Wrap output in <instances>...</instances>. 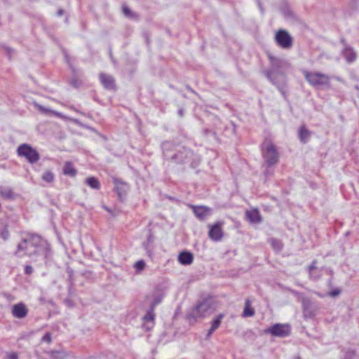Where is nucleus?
Listing matches in <instances>:
<instances>
[{
	"label": "nucleus",
	"mask_w": 359,
	"mask_h": 359,
	"mask_svg": "<svg viewBox=\"0 0 359 359\" xmlns=\"http://www.w3.org/2000/svg\"><path fill=\"white\" fill-rule=\"evenodd\" d=\"M15 255L19 257L41 255L46 258L48 255L47 243L38 235L27 234L18 245Z\"/></svg>",
	"instance_id": "1"
},
{
	"label": "nucleus",
	"mask_w": 359,
	"mask_h": 359,
	"mask_svg": "<svg viewBox=\"0 0 359 359\" xmlns=\"http://www.w3.org/2000/svg\"><path fill=\"white\" fill-rule=\"evenodd\" d=\"M303 74L307 82L314 88L330 86V77L319 72L303 71Z\"/></svg>",
	"instance_id": "2"
},
{
	"label": "nucleus",
	"mask_w": 359,
	"mask_h": 359,
	"mask_svg": "<svg viewBox=\"0 0 359 359\" xmlns=\"http://www.w3.org/2000/svg\"><path fill=\"white\" fill-rule=\"evenodd\" d=\"M271 68L269 70H266L264 74L268 79L276 84V79L278 75H283V69L287 68L289 65L286 61L270 57Z\"/></svg>",
	"instance_id": "3"
},
{
	"label": "nucleus",
	"mask_w": 359,
	"mask_h": 359,
	"mask_svg": "<svg viewBox=\"0 0 359 359\" xmlns=\"http://www.w3.org/2000/svg\"><path fill=\"white\" fill-rule=\"evenodd\" d=\"M262 156L268 166H272L278 161L279 156L276 146L269 140L262 144Z\"/></svg>",
	"instance_id": "4"
},
{
	"label": "nucleus",
	"mask_w": 359,
	"mask_h": 359,
	"mask_svg": "<svg viewBox=\"0 0 359 359\" xmlns=\"http://www.w3.org/2000/svg\"><path fill=\"white\" fill-rule=\"evenodd\" d=\"M18 156L25 157L29 163H34L39 160L38 151L29 144H22L17 149Z\"/></svg>",
	"instance_id": "5"
},
{
	"label": "nucleus",
	"mask_w": 359,
	"mask_h": 359,
	"mask_svg": "<svg viewBox=\"0 0 359 359\" xmlns=\"http://www.w3.org/2000/svg\"><path fill=\"white\" fill-rule=\"evenodd\" d=\"M212 312L210 304L207 301H203L194 307L190 316L194 318H204Z\"/></svg>",
	"instance_id": "6"
},
{
	"label": "nucleus",
	"mask_w": 359,
	"mask_h": 359,
	"mask_svg": "<svg viewBox=\"0 0 359 359\" xmlns=\"http://www.w3.org/2000/svg\"><path fill=\"white\" fill-rule=\"evenodd\" d=\"M266 333L272 336L285 337L290 334V327L287 324L277 323L265 330Z\"/></svg>",
	"instance_id": "7"
},
{
	"label": "nucleus",
	"mask_w": 359,
	"mask_h": 359,
	"mask_svg": "<svg viewBox=\"0 0 359 359\" xmlns=\"http://www.w3.org/2000/svg\"><path fill=\"white\" fill-rule=\"evenodd\" d=\"M275 40L277 44L283 48H290L292 44V37L285 30H279L276 32Z\"/></svg>",
	"instance_id": "8"
},
{
	"label": "nucleus",
	"mask_w": 359,
	"mask_h": 359,
	"mask_svg": "<svg viewBox=\"0 0 359 359\" xmlns=\"http://www.w3.org/2000/svg\"><path fill=\"white\" fill-rule=\"evenodd\" d=\"M222 222H218L214 225H208L210 231L208 232L209 238L214 241H219L223 237Z\"/></svg>",
	"instance_id": "9"
},
{
	"label": "nucleus",
	"mask_w": 359,
	"mask_h": 359,
	"mask_svg": "<svg viewBox=\"0 0 359 359\" xmlns=\"http://www.w3.org/2000/svg\"><path fill=\"white\" fill-rule=\"evenodd\" d=\"M192 209L196 217L200 220H204L207 217L210 216L212 213L211 208L204 205H189Z\"/></svg>",
	"instance_id": "10"
},
{
	"label": "nucleus",
	"mask_w": 359,
	"mask_h": 359,
	"mask_svg": "<svg viewBox=\"0 0 359 359\" xmlns=\"http://www.w3.org/2000/svg\"><path fill=\"white\" fill-rule=\"evenodd\" d=\"M11 313L13 317L22 319L27 316L28 309L24 303L19 302L13 306Z\"/></svg>",
	"instance_id": "11"
},
{
	"label": "nucleus",
	"mask_w": 359,
	"mask_h": 359,
	"mask_svg": "<svg viewBox=\"0 0 359 359\" xmlns=\"http://www.w3.org/2000/svg\"><path fill=\"white\" fill-rule=\"evenodd\" d=\"M155 304H154L151 309L147 312V313L143 317L144 321V327L147 330H150L154 325V319H155V313H154V307Z\"/></svg>",
	"instance_id": "12"
},
{
	"label": "nucleus",
	"mask_w": 359,
	"mask_h": 359,
	"mask_svg": "<svg viewBox=\"0 0 359 359\" xmlns=\"http://www.w3.org/2000/svg\"><path fill=\"white\" fill-rule=\"evenodd\" d=\"M114 184H115V190L119 197V198L122 199L123 197L126 194L128 190V185L127 183L118 180H114Z\"/></svg>",
	"instance_id": "13"
},
{
	"label": "nucleus",
	"mask_w": 359,
	"mask_h": 359,
	"mask_svg": "<svg viewBox=\"0 0 359 359\" xmlns=\"http://www.w3.org/2000/svg\"><path fill=\"white\" fill-rule=\"evenodd\" d=\"M100 79L102 84L105 88L109 90H113L115 88L114 79L111 76L100 74Z\"/></svg>",
	"instance_id": "14"
},
{
	"label": "nucleus",
	"mask_w": 359,
	"mask_h": 359,
	"mask_svg": "<svg viewBox=\"0 0 359 359\" xmlns=\"http://www.w3.org/2000/svg\"><path fill=\"white\" fill-rule=\"evenodd\" d=\"M245 215L248 220L252 223L257 224L262 221L261 215L257 209L247 210Z\"/></svg>",
	"instance_id": "15"
},
{
	"label": "nucleus",
	"mask_w": 359,
	"mask_h": 359,
	"mask_svg": "<svg viewBox=\"0 0 359 359\" xmlns=\"http://www.w3.org/2000/svg\"><path fill=\"white\" fill-rule=\"evenodd\" d=\"M304 315L306 318L314 316L315 313L311 309V302L309 299L304 297L302 299Z\"/></svg>",
	"instance_id": "16"
},
{
	"label": "nucleus",
	"mask_w": 359,
	"mask_h": 359,
	"mask_svg": "<svg viewBox=\"0 0 359 359\" xmlns=\"http://www.w3.org/2000/svg\"><path fill=\"white\" fill-rule=\"evenodd\" d=\"M193 261V255L189 252H181L178 256V262L182 265H189Z\"/></svg>",
	"instance_id": "17"
},
{
	"label": "nucleus",
	"mask_w": 359,
	"mask_h": 359,
	"mask_svg": "<svg viewBox=\"0 0 359 359\" xmlns=\"http://www.w3.org/2000/svg\"><path fill=\"white\" fill-rule=\"evenodd\" d=\"M143 246L147 252L148 256L151 257L154 253V238L151 234H149L146 242L144 243Z\"/></svg>",
	"instance_id": "18"
},
{
	"label": "nucleus",
	"mask_w": 359,
	"mask_h": 359,
	"mask_svg": "<svg viewBox=\"0 0 359 359\" xmlns=\"http://www.w3.org/2000/svg\"><path fill=\"white\" fill-rule=\"evenodd\" d=\"M310 136V131L305 126H302L299 130V137L300 141L303 143H306L309 141Z\"/></svg>",
	"instance_id": "19"
},
{
	"label": "nucleus",
	"mask_w": 359,
	"mask_h": 359,
	"mask_svg": "<svg viewBox=\"0 0 359 359\" xmlns=\"http://www.w3.org/2000/svg\"><path fill=\"white\" fill-rule=\"evenodd\" d=\"M63 173L65 175L74 177L77 173V170L75 169L72 163L66 162L63 168Z\"/></svg>",
	"instance_id": "20"
},
{
	"label": "nucleus",
	"mask_w": 359,
	"mask_h": 359,
	"mask_svg": "<svg viewBox=\"0 0 359 359\" xmlns=\"http://www.w3.org/2000/svg\"><path fill=\"white\" fill-rule=\"evenodd\" d=\"M85 182L93 189H99L100 188V183L99 180L94 177H89L86 178Z\"/></svg>",
	"instance_id": "21"
},
{
	"label": "nucleus",
	"mask_w": 359,
	"mask_h": 359,
	"mask_svg": "<svg viewBox=\"0 0 359 359\" xmlns=\"http://www.w3.org/2000/svg\"><path fill=\"white\" fill-rule=\"evenodd\" d=\"M344 55L348 62L354 61L356 58V54L351 48H346L344 50Z\"/></svg>",
	"instance_id": "22"
},
{
	"label": "nucleus",
	"mask_w": 359,
	"mask_h": 359,
	"mask_svg": "<svg viewBox=\"0 0 359 359\" xmlns=\"http://www.w3.org/2000/svg\"><path fill=\"white\" fill-rule=\"evenodd\" d=\"M255 315V311L252 308L250 307V304L249 300L245 301V306L243 313V316L244 317H251Z\"/></svg>",
	"instance_id": "23"
},
{
	"label": "nucleus",
	"mask_w": 359,
	"mask_h": 359,
	"mask_svg": "<svg viewBox=\"0 0 359 359\" xmlns=\"http://www.w3.org/2000/svg\"><path fill=\"white\" fill-rule=\"evenodd\" d=\"M41 178L46 182L50 183L53 182L55 175L52 171L47 170L43 173Z\"/></svg>",
	"instance_id": "24"
},
{
	"label": "nucleus",
	"mask_w": 359,
	"mask_h": 359,
	"mask_svg": "<svg viewBox=\"0 0 359 359\" xmlns=\"http://www.w3.org/2000/svg\"><path fill=\"white\" fill-rule=\"evenodd\" d=\"M0 195L6 198H12L13 197V192L10 188H1Z\"/></svg>",
	"instance_id": "25"
},
{
	"label": "nucleus",
	"mask_w": 359,
	"mask_h": 359,
	"mask_svg": "<svg viewBox=\"0 0 359 359\" xmlns=\"http://www.w3.org/2000/svg\"><path fill=\"white\" fill-rule=\"evenodd\" d=\"M270 243L275 250L280 251L282 249L283 245L280 241L275 238H271L270 240Z\"/></svg>",
	"instance_id": "26"
},
{
	"label": "nucleus",
	"mask_w": 359,
	"mask_h": 359,
	"mask_svg": "<svg viewBox=\"0 0 359 359\" xmlns=\"http://www.w3.org/2000/svg\"><path fill=\"white\" fill-rule=\"evenodd\" d=\"M223 317V314L217 316V318L212 320L211 327H212L213 329L217 330L219 327Z\"/></svg>",
	"instance_id": "27"
},
{
	"label": "nucleus",
	"mask_w": 359,
	"mask_h": 359,
	"mask_svg": "<svg viewBox=\"0 0 359 359\" xmlns=\"http://www.w3.org/2000/svg\"><path fill=\"white\" fill-rule=\"evenodd\" d=\"M146 264L144 260L141 259L135 264V268L137 272L140 273L144 269Z\"/></svg>",
	"instance_id": "28"
},
{
	"label": "nucleus",
	"mask_w": 359,
	"mask_h": 359,
	"mask_svg": "<svg viewBox=\"0 0 359 359\" xmlns=\"http://www.w3.org/2000/svg\"><path fill=\"white\" fill-rule=\"evenodd\" d=\"M316 261H313V262H312V264L309 266V273H310V276H311V278H317V276H315V275L313 273V272H312V271H313V270H314V269H316Z\"/></svg>",
	"instance_id": "29"
},
{
	"label": "nucleus",
	"mask_w": 359,
	"mask_h": 359,
	"mask_svg": "<svg viewBox=\"0 0 359 359\" xmlns=\"http://www.w3.org/2000/svg\"><path fill=\"white\" fill-rule=\"evenodd\" d=\"M42 341L46 342V343H50L52 341L51 334L50 333H46L41 339Z\"/></svg>",
	"instance_id": "30"
},
{
	"label": "nucleus",
	"mask_w": 359,
	"mask_h": 359,
	"mask_svg": "<svg viewBox=\"0 0 359 359\" xmlns=\"http://www.w3.org/2000/svg\"><path fill=\"white\" fill-rule=\"evenodd\" d=\"M6 359H18V355L15 352H9L6 353Z\"/></svg>",
	"instance_id": "31"
},
{
	"label": "nucleus",
	"mask_w": 359,
	"mask_h": 359,
	"mask_svg": "<svg viewBox=\"0 0 359 359\" xmlns=\"http://www.w3.org/2000/svg\"><path fill=\"white\" fill-rule=\"evenodd\" d=\"M123 13L127 17H132V13L130 9L126 6H123Z\"/></svg>",
	"instance_id": "32"
},
{
	"label": "nucleus",
	"mask_w": 359,
	"mask_h": 359,
	"mask_svg": "<svg viewBox=\"0 0 359 359\" xmlns=\"http://www.w3.org/2000/svg\"><path fill=\"white\" fill-rule=\"evenodd\" d=\"M341 292V290H332L331 292H330L329 293V295L331 296V297H336L337 295H339Z\"/></svg>",
	"instance_id": "33"
},
{
	"label": "nucleus",
	"mask_w": 359,
	"mask_h": 359,
	"mask_svg": "<svg viewBox=\"0 0 359 359\" xmlns=\"http://www.w3.org/2000/svg\"><path fill=\"white\" fill-rule=\"evenodd\" d=\"M25 271L27 274H31L33 271L32 267L31 266H26L25 269Z\"/></svg>",
	"instance_id": "34"
},
{
	"label": "nucleus",
	"mask_w": 359,
	"mask_h": 359,
	"mask_svg": "<svg viewBox=\"0 0 359 359\" xmlns=\"http://www.w3.org/2000/svg\"><path fill=\"white\" fill-rule=\"evenodd\" d=\"M215 330V329H213L212 327H210V330L208 332L207 337L208 338L210 337L211 336V334L214 332Z\"/></svg>",
	"instance_id": "35"
},
{
	"label": "nucleus",
	"mask_w": 359,
	"mask_h": 359,
	"mask_svg": "<svg viewBox=\"0 0 359 359\" xmlns=\"http://www.w3.org/2000/svg\"><path fill=\"white\" fill-rule=\"evenodd\" d=\"M39 109L40 111L46 112V113L48 112V111H50V110L46 109L43 108V107H41V106H39Z\"/></svg>",
	"instance_id": "36"
},
{
	"label": "nucleus",
	"mask_w": 359,
	"mask_h": 359,
	"mask_svg": "<svg viewBox=\"0 0 359 359\" xmlns=\"http://www.w3.org/2000/svg\"><path fill=\"white\" fill-rule=\"evenodd\" d=\"M62 14H63V10L60 9V10L57 11V15H58L59 16H61Z\"/></svg>",
	"instance_id": "37"
},
{
	"label": "nucleus",
	"mask_w": 359,
	"mask_h": 359,
	"mask_svg": "<svg viewBox=\"0 0 359 359\" xmlns=\"http://www.w3.org/2000/svg\"><path fill=\"white\" fill-rule=\"evenodd\" d=\"M168 143H163V148H165L168 146Z\"/></svg>",
	"instance_id": "38"
},
{
	"label": "nucleus",
	"mask_w": 359,
	"mask_h": 359,
	"mask_svg": "<svg viewBox=\"0 0 359 359\" xmlns=\"http://www.w3.org/2000/svg\"><path fill=\"white\" fill-rule=\"evenodd\" d=\"M4 239H6V238H7V235L4 234Z\"/></svg>",
	"instance_id": "39"
},
{
	"label": "nucleus",
	"mask_w": 359,
	"mask_h": 359,
	"mask_svg": "<svg viewBox=\"0 0 359 359\" xmlns=\"http://www.w3.org/2000/svg\"><path fill=\"white\" fill-rule=\"evenodd\" d=\"M296 359H300V358H297Z\"/></svg>",
	"instance_id": "40"
}]
</instances>
